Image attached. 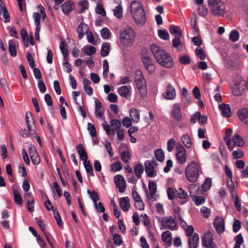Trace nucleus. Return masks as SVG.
<instances>
[{
    "label": "nucleus",
    "instance_id": "4",
    "mask_svg": "<svg viewBox=\"0 0 248 248\" xmlns=\"http://www.w3.org/2000/svg\"><path fill=\"white\" fill-rule=\"evenodd\" d=\"M136 36V33L133 29L127 26L120 34V42L124 46H131L135 40Z\"/></svg>",
    "mask_w": 248,
    "mask_h": 248
},
{
    "label": "nucleus",
    "instance_id": "31",
    "mask_svg": "<svg viewBox=\"0 0 248 248\" xmlns=\"http://www.w3.org/2000/svg\"><path fill=\"white\" fill-rule=\"evenodd\" d=\"M130 116L132 120L135 123H138L140 120V113L138 110L133 108L130 109Z\"/></svg>",
    "mask_w": 248,
    "mask_h": 248
},
{
    "label": "nucleus",
    "instance_id": "23",
    "mask_svg": "<svg viewBox=\"0 0 248 248\" xmlns=\"http://www.w3.org/2000/svg\"><path fill=\"white\" fill-rule=\"evenodd\" d=\"M219 108L221 110L223 116L226 118H229L231 116V108L229 105L222 103L219 105Z\"/></svg>",
    "mask_w": 248,
    "mask_h": 248
},
{
    "label": "nucleus",
    "instance_id": "49",
    "mask_svg": "<svg viewBox=\"0 0 248 248\" xmlns=\"http://www.w3.org/2000/svg\"><path fill=\"white\" fill-rule=\"evenodd\" d=\"M111 32L107 28H104L101 31V35L104 39H108L110 38Z\"/></svg>",
    "mask_w": 248,
    "mask_h": 248
},
{
    "label": "nucleus",
    "instance_id": "24",
    "mask_svg": "<svg viewBox=\"0 0 248 248\" xmlns=\"http://www.w3.org/2000/svg\"><path fill=\"white\" fill-rule=\"evenodd\" d=\"M130 200L128 197H123L120 199V205L124 212L128 211L130 207Z\"/></svg>",
    "mask_w": 248,
    "mask_h": 248
},
{
    "label": "nucleus",
    "instance_id": "30",
    "mask_svg": "<svg viewBox=\"0 0 248 248\" xmlns=\"http://www.w3.org/2000/svg\"><path fill=\"white\" fill-rule=\"evenodd\" d=\"M130 89V86H123L118 89V92L121 96L126 98L129 93Z\"/></svg>",
    "mask_w": 248,
    "mask_h": 248
},
{
    "label": "nucleus",
    "instance_id": "25",
    "mask_svg": "<svg viewBox=\"0 0 248 248\" xmlns=\"http://www.w3.org/2000/svg\"><path fill=\"white\" fill-rule=\"evenodd\" d=\"M74 3L71 1H67L62 5V12L66 15H68L72 11Z\"/></svg>",
    "mask_w": 248,
    "mask_h": 248
},
{
    "label": "nucleus",
    "instance_id": "48",
    "mask_svg": "<svg viewBox=\"0 0 248 248\" xmlns=\"http://www.w3.org/2000/svg\"><path fill=\"white\" fill-rule=\"evenodd\" d=\"M122 160L125 163H127L129 162V159L131 158V154L129 151H124L122 152L121 155Z\"/></svg>",
    "mask_w": 248,
    "mask_h": 248
},
{
    "label": "nucleus",
    "instance_id": "15",
    "mask_svg": "<svg viewBox=\"0 0 248 248\" xmlns=\"http://www.w3.org/2000/svg\"><path fill=\"white\" fill-rule=\"evenodd\" d=\"M170 116L172 117L177 122H180L182 119L181 109L178 104L173 105L172 110L170 112Z\"/></svg>",
    "mask_w": 248,
    "mask_h": 248
},
{
    "label": "nucleus",
    "instance_id": "3",
    "mask_svg": "<svg viewBox=\"0 0 248 248\" xmlns=\"http://www.w3.org/2000/svg\"><path fill=\"white\" fill-rule=\"evenodd\" d=\"M185 173L186 180L194 183L197 182L200 174L202 173V169L199 163L192 161L186 167Z\"/></svg>",
    "mask_w": 248,
    "mask_h": 248
},
{
    "label": "nucleus",
    "instance_id": "22",
    "mask_svg": "<svg viewBox=\"0 0 248 248\" xmlns=\"http://www.w3.org/2000/svg\"><path fill=\"white\" fill-rule=\"evenodd\" d=\"M199 242V235L197 233H194L192 237L190 236L188 243L189 248H197Z\"/></svg>",
    "mask_w": 248,
    "mask_h": 248
},
{
    "label": "nucleus",
    "instance_id": "37",
    "mask_svg": "<svg viewBox=\"0 0 248 248\" xmlns=\"http://www.w3.org/2000/svg\"><path fill=\"white\" fill-rule=\"evenodd\" d=\"M66 47H67V45H66V44L65 43V42L62 41L61 43L60 48L63 55V57L64 58V60H67V58L69 55L68 50L66 48H65Z\"/></svg>",
    "mask_w": 248,
    "mask_h": 248
},
{
    "label": "nucleus",
    "instance_id": "56",
    "mask_svg": "<svg viewBox=\"0 0 248 248\" xmlns=\"http://www.w3.org/2000/svg\"><path fill=\"white\" fill-rule=\"evenodd\" d=\"M244 155L243 151L240 149H238L232 153V156L234 159H238L242 158Z\"/></svg>",
    "mask_w": 248,
    "mask_h": 248
},
{
    "label": "nucleus",
    "instance_id": "35",
    "mask_svg": "<svg viewBox=\"0 0 248 248\" xmlns=\"http://www.w3.org/2000/svg\"><path fill=\"white\" fill-rule=\"evenodd\" d=\"M144 171V167L141 164H138L134 168V172L138 178H140Z\"/></svg>",
    "mask_w": 248,
    "mask_h": 248
},
{
    "label": "nucleus",
    "instance_id": "59",
    "mask_svg": "<svg viewBox=\"0 0 248 248\" xmlns=\"http://www.w3.org/2000/svg\"><path fill=\"white\" fill-rule=\"evenodd\" d=\"M198 13L200 16H204L208 14L207 8L203 5H200L198 8Z\"/></svg>",
    "mask_w": 248,
    "mask_h": 248
},
{
    "label": "nucleus",
    "instance_id": "45",
    "mask_svg": "<svg viewBox=\"0 0 248 248\" xmlns=\"http://www.w3.org/2000/svg\"><path fill=\"white\" fill-rule=\"evenodd\" d=\"M20 35L23 41L24 42V44L26 47H28L29 46V38L28 37V33L27 31L23 29L20 31Z\"/></svg>",
    "mask_w": 248,
    "mask_h": 248
},
{
    "label": "nucleus",
    "instance_id": "5",
    "mask_svg": "<svg viewBox=\"0 0 248 248\" xmlns=\"http://www.w3.org/2000/svg\"><path fill=\"white\" fill-rule=\"evenodd\" d=\"M213 14L217 16H223L226 14V4L221 0H207Z\"/></svg>",
    "mask_w": 248,
    "mask_h": 248
},
{
    "label": "nucleus",
    "instance_id": "52",
    "mask_svg": "<svg viewBox=\"0 0 248 248\" xmlns=\"http://www.w3.org/2000/svg\"><path fill=\"white\" fill-rule=\"evenodd\" d=\"M159 37L163 40H168L169 39V34L166 30H159L158 31Z\"/></svg>",
    "mask_w": 248,
    "mask_h": 248
},
{
    "label": "nucleus",
    "instance_id": "19",
    "mask_svg": "<svg viewBox=\"0 0 248 248\" xmlns=\"http://www.w3.org/2000/svg\"><path fill=\"white\" fill-rule=\"evenodd\" d=\"M237 114L239 119L248 125V108H244L239 109Z\"/></svg>",
    "mask_w": 248,
    "mask_h": 248
},
{
    "label": "nucleus",
    "instance_id": "51",
    "mask_svg": "<svg viewBox=\"0 0 248 248\" xmlns=\"http://www.w3.org/2000/svg\"><path fill=\"white\" fill-rule=\"evenodd\" d=\"M87 129L89 131L90 134L92 137H93L96 136L97 133L96 128L93 124L90 123L88 124Z\"/></svg>",
    "mask_w": 248,
    "mask_h": 248
},
{
    "label": "nucleus",
    "instance_id": "63",
    "mask_svg": "<svg viewBox=\"0 0 248 248\" xmlns=\"http://www.w3.org/2000/svg\"><path fill=\"white\" fill-rule=\"evenodd\" d=\"M175 141L173 139H170L167 142V150L169 152H171L174 148Z\"/></svg>",
    "mask_w": 248,
    "mask_h": 248
},
{
    "label": "nucleus",
    "instance_id": "62",
    "mask_svg": "<svg viewBox=\"0 0 248 248\" xmlns=\"http://www.w3.org/2000/svg\"><path fill=\"white\" fill-rule=\"evenodd\" d=\"M78 31L83 32V33H87V32L89 31V28L88 25L86 24L81 23L78 29Z\"/></svg>",
    "mask_w": 248,
    "mask_h": 248
},
{
    "label": "nucleus",
    "instance_id": "7",
    "mask_svg": "<svg viewBox=\"0 0 248 248\" xmlns=\"http://www.w3.org/2000/svg\"><path fill=\"white\" fill-rule=\"evenodd\" d=\"M141 58L145 69L148 74H152L155 70V62L150 56V53L146 50H142Z\"/></svg>",
    "mask_w": 248,
    "mask_h": 248
},
{
    "label": "nucleus",
    "instance_id": "8",
    "mask_svg": "<svg viewBox=\"0 0 248 248\" xmlns=\"http://www.w3.org/2000/svg\"><path fill=\"white\" fill-rule=\"evenodd\" d=\"M213 233L208 231L205 232L202 236V244L206 248H216V245L213 241Z\"/></svg>",
    "mask_w": 248,
    "mask_h": 248
},
{
    "label": "nucleus",
    "instance_id": "12",
    "mask_svg": "<svg viewBox=\"0 0 248 248\" xmlns=\"http://www.w3.org/2000/svg\"><path fill=\"white\" fill-rule=\"evenodd\" d=\"M114 181L116 186L118 188L120 193L124 192L126 189V182L124 177L121 175H117L114 177Z\"/></svg>",
    "mask_w": 248,
    "mask_h": 248
},
{
    "label": "nucleus",
    "instance_id": "50",
    "mask_svg": "<svg viewBox=\"0 0 248 248\" xmlns=\"http://www.w3.org/2000/svg\"><path fill=\"white\" fill-rule=\"evenodd\" d=\"M26 120L27 125H28V124H31V125L35 126V122L33 119V117L32 116V113L31 112L28 111L26 113Z\"/></svg>",
    "mask_w": 248,
    "mask_h": 248
},
{
    "label": "nucleus",
    "instance_id": "21",
    "mask_svg": "<svg viewBox=\"0 0 248 248\" xmlns=\"http://www.w3.org/2000/svg\"><path fill=\"white\" fill-rule=\"evenodd\" d=\"M1 2L0 0V15L3 16L1 19L4 22H9L10 21L9 14L5 6L2 5Z\"/></svg>",
    "mask_w": 248,
    "mask_h": 248
},
{
    "label": "nucleus",
    "instance_id": "17",
    "mask_svg": "<svg viewBox=\"0 0 248 248\" xmlns=\"http://www.w3.org/2000/svg\"><path fill=\"white\" fill-rule=\"evenodd\" d=\"M29 152L33 164L35 165H38L40 162L41 159L35 147L30 145L29 147Z\"/></svg>",
    "mask_w": 248,
    "mask_h": 248
},
{
    "label": "nucleus",
    "instance_id": "6",
    "mask_svg": "<svg viewBox=\"0 0 248 248\" xmlns=\"http://www.w3.org/2000/svg\"><path fill=\"white\" fill-rule=\"evenodd\" d=\"M76 149L79 154L80 159L84 162V166L87 173L91 176H94L92 165L90 161H88V155L81 143H79L76 147Z\"/></svg>",
    "mask_w": 248,
    "mask_h": 248
},
{
    "label": "nucleus",
    "instance_id": "53",
    "mask_svg": "<svg viewBox=\"0 0 248 248\" xmlns=\"http://www.w3.org/2000/svg\"><path fill=\"white\" fill-rule=\"evenodd\" d=\"M197 56L201 60H203L206 58V55L202 48H197L195 50Z\"/></svg>",
    "mask_w": 248,
    "mask_h": 248
},
{
    "label": "nucleus",
    "instance_id": "44",
    "mask_svg": "<svg viewBox=\"0 0 248 248\" xmlns=\"http://www.w3.org/2000/svg\"><path fill=\"white\" fill-rule=\"evenodd\" d=\"M78 4L82 7L79 13H83L89 8V3L87 0H81L78 3Z\"/></svg>",
    "mask_w": 248,
    "mask_h": 248
},
{
    "label": "nucleus",
    "instance_id": "54",
    "mask_svg": "<svg viewBox=\"0 0 248 248\" xmlns=\"http://www.w3.org/2000/svg\"><path fill=\"white\" fill-rule=\"evenodd\" d=\"M212 180L210 178H207L205 179L203 184L202 185V188L204 190L209 189L211 186Z\"/></svg>",
    "mask_w": 248,
    "mask_h": 248
},
{
    "label": "nucleus",
    "instance_id": "38",
    "mask_svg": "<svg viewBox=\"0 0 248 248\" xmlns=\"http://www.w3.org/2000/svg\"><path fill=\"white\" fill-rule=\"evenodd\" d=\"M83 51L85 54L91 56L95 53L96 50L94 46L88 45L84 47Z\"/></svg>",
    "mask_w": 248,
    "mask_h": 248
},
{
    "label": "nucleus",
    "instance_id": "64",
    "mask_svg": "<svg viewBox=\"0 0 248 248\" xmlns=\"http://www.w3.org/2000/svg\"><path fill=\"white\" fill-rule=\"evenodd\" d=\"M235 245L240 246L244 243V239L241 233H239L234 237Z\"/></svg>",
    "mask_w": 248,
    "mask_h": 248
},
{
    "label": "nucleus",
    "instance_id": "55",
    "mask_svg": "<svg viewBox=\"0 0 248 248\" xmlns=\"http://www.w3.org/2000/svg\"><path fill=\"white\" fill-rule=\"evenodd\" d=\"M111 167L112 170L118 171L122 169L123 165L120 161H116L111 165Z\"/></svg>",
    "mask_w": 248,
    "mask_h": 248
},
{
    "label": "nucleus",
    "instance_id": "42",
    "mask_svg": "<svg viewBox=\"0 0 248 248\" xmlns=\"http://www.w3.org/2000/svg\"><path fill=\"white\" fill-rule=\"evenodd\" d=\"M114 15L118 19H121L123 17L122 7L121 5L116 6L113 10Z\"/></svg>",
    "mask_w": 248,
    "mask_h": 248
},
{
    "label": "nucleus",
    "instance_id": "40",
    "mask_svg": "<svg viewBox=\"0 0 248 248\" xmlns=\"http://www.w3.org/2000/svg\"><path fill=\"white\" fill-rule=\"evenodd\" d=\"M155 155L156 159L162 162L164 159V153L163 151L161 149H157L155 151Z\"/></svg>",
    "mask_w": 248,
    "mask_h": 248
},
{
    "label": "nucleus",
    "instance_id": "32",
    "mask_svg": "<svg viewBox=\"0 0 248 248\" xmlns=\"http://www.w3.org/2000/svg\"><path fill=\"white\" fill-rule=\"evenodd\" d=\"M232 141L234 143V145L238 147H242L245 144L244 139L238 134H236L233 136Z\"/></svg>",
    "mask_w": 248,
    "mask_h": 248
},
{
    "label": "nucleus",
    "instance_id": "14",
    "mask_svg": "<svg viewBox=\"0 0 248 248\" xmlns=\"http://www.w3.org/2000/svg\"><path fill=\"white\" fill-rule=\"evenodd\" d=\"M213 225L218 234H221L224 231V220L222 217H216Z\"/></svg>",
    "mask_w": 248,
    "mask_h": 248
},
{
    "label": "nucleus",
    "instance_id": "27",
    "mask_svg": "<svg viewBox=\"0 0 248 248\" xmlns=\"http://www.w3.org/2000/svg\"><path fill=\"white\" fill-rule=\"evenodd\" d=\"M12 189L13 192V195L14 197V201L17 205H21L23 203V200L21 194L15 188V186H12Z\"/></svg>",
    "mask_w": 248,
    "mask_h": 248
},
{
    "label": "nucleus",
    "instance_id": "11",
    "mask_svg": "<svg viewBox=\"0 0 248 248\" xmlns=\"http://www.w3.org/2000/svg\"><path fill=\"white\" fill-rule=\"evenodd\" d=\"M245 90L244 80L240 78L239 81H237L232 88V93L234 95L239 96L242 95Z\"/></svg>",
    "mask_w": 248,
    "mask_h": 248
},
{
    "label": "nucleus",
    "instance_id": "9",
    "mask_svg": "<svg viewBox=\"0 0 248 248\" xmlns=\"http://www.w3.org/2000/svg\"><path fill=\"white\" fill-rule=\"evenodd\" d=\"M156 165L157 164L155 161L146 160L145 161V170L148 177L152 178L156 176L157 173L155 169V167Z\"/></svg>",
    "mask_w": 248,
    "mask_h": 248
},
{
    "label": "nucleus",
    "instance_id": "57",
    "mask_svg": "<svg viewBox=\"0 0 248 248\" xmlns=\"http://www.w3.org/2000/svg\"><path fill=\"white\" fill-rule=\"evenodd\" d=\"M95 12L97 14L101 15L102 16H105L106 15L105 9L101 4H97L95 9Z\"/></svg>",
    "mask_w": 248,
    "mask_h": 248
},
{
    "label": "nucleus",
    "instance_id": "33",
    "mask_svg": "<svg viewBox=\"0 0 248 248\" xmlns=\"http://www.w3.org/2000/svg\"><path fill=\"white\" fill-rule=\"evenodd\" d=\"M162 240L164 242L171 244L172 242V236L171 232L166 231L162 232L161 235Z\"/></svg>",
    "mask_w": 248,
    "mask_h": 248
},
{
    "label": "nucleus",
    "instance_id": "39",
    "mask_svg": "<svg viewBox=\"0 0 248 248\" xmlns=\"http://www.w3.org/2000/svg\"><path fill=\"white\" fill-rule=\"evenodd\" d=\"M148 187L150 191L151 196L152 198H154L155 194L156 191V185L153 181H150L148 184Z\"/></svg>",
    "mask_w": 248,
    "mask_h": 248
},
{
    "label": "nucleus",
    "instance_id": "36",
    "mask_svg": "<svg viewBox=\"0 0 248 248\" xmlns=\"http://www.w3.org/2000/svg\"><path fill=\"white\" fill-rule=\"evenodd\" d=\"M110 125L112 127H113L111 129L112 135H114L115 132V130L120 129L121 124L120 122L117 119H113L110 121Z\"/></svg>",
    "mask_w": 248,
    "mask_h": 248
},
{
    "label": "nucleus",
    "instance_id": "20",
    "mask_svg": "<svg viewBox=\"0 0 248 248\" xmlns=\"http://www.w3.org/2000/svg\"><path fill=\"white\" fill-rule=\"evenodd\" d=\"M176 196L183 200L180 202V203L183 205L186 203L188 201V195L186 191L182 188H179L176 191Z\"/></svg>",
    "mask_w": 248,
    "mask_h": 248
},
{
    "label": "nucleus",
    "instance_id": "58",
    "mask_svg": "<svg viewBox=\"0 0 248 248\" xmlns=\"http://www.w3.org/2000/svg\"><path fill=\"white\" fill-rule=\"evenodd\" d=\"M113 240L116 245L120 246L122 244L123 241L121 236L117 233L113 234Z\"/></svg>",
    "mask_w": 248,
    "mask_h": 248
},
{
    "label": "nucleus",
    "instance_id": "29",
    "mask_svg": "<svg viewBox=\"0 0 248 248\" xmlns=\"http://www.w3.org/2000/svg\"><path fill=\"white\" fill-rule=\"evenodd\" d=\"M110 45L108 43H103L100 50L101 55L103 57H106L108 55L110 51Z\"/></svg>",
    "mask_w": 248,
    "mask_h": 248
},
{
    "label": "nucleus",
    "instance_id": "46",
    "mask_svg": "<svg viewBox=\"0 0 248 248\" xmlns=\"http://www.w3.org/2000/svg\"><path fill=\"white\" fill-rule=\"evenodd\" d=\"M179 61L181 64L187 65L190 63L191 60L188 55H183L180 56Z\"/></svg>",
    "mask_w": 248,
    "mask_h": 248
},
{
    "label": "nucleus",
    "instance_id": "26",
    "mask_svg": "<svg viewBox=\"0 0 248 248\" xmlns=\"http://www.w3.org/2000/svg\"><path fill=\"white\" fill-rule=\"evenodd\" d=\"M181 140L184 145L187 148H191L192 146L193 143L190 136L187 134H184L182 136Z\"/></svg>",
    "mask_w": 248,
    "mask_h": 248
},
{
    "label": "nucleus",
    "instance_id": "41",
    "mask_svg": "<svg viewBox=\"0 0 248 248\" xmlns=\"http://www.w3.org/2000/svg\"><path fill=\"white\" fill-rule=\"evenodd\" d=\"M87 193L89 194L94 204L96 203L97 201L99 200V196L97 192L94 190L92 191L90 189H88Z\"/></svg>",
    "mask_w": 248,
    "mask_h": 248
},
{
    "label": "nucleus",
    "instance_id": "10",
    "mask_svg": "<svg viewBox=\"0 0 248 248\" xmlns=\"http://www.w3.org/2000/svg\"><path fill=\"white\" fill-rule=\"evenodd\" d=\"M161 226L164 229H169L171 231L177 229L176 222L171 216L165 218V220L161 221Z\"/></svg>",
    "mask_w": 248,
    "mask_h": 248
},
{
    "label": "nucleus",
    "instance_id": "61",
    "mask_svg": "<svg viewBox=\"0 0 248 248\" xmlns=\"http://www.w3.org/2000/svg\"><path fill=\"white\" fill-rule=\"evenodd\" d=\"M132 119L128 117H126L123 119L122 124L125 127L128 128L132 125Z\"/></svg>",
    "mask_w": 248,
    "mask_h": 248
},
{
    "label": "nucleus",
    "instance_id": "13",
    "mask_svg": "<svg viewBox=\"0 0 248 248\" xmlns=\"http://www.w3.org/2000/svg\"><path fill=\"white\" fill-rule=\"evenodd\" d=\"M135 82L141 96L142 97L146 96L147 89L145 78L135 79Z\"/></svg>",
    "mask_w": 248,
    "mask_h": 248
},
{
    "label": "nucleus",
    "instance_id": "2",
    "mask_svg": "<svg viewBox=\"0 0 248 248\" xmlns=\"http://www.w3.org/2000/svg\"><path fill=\"white\" fill-rule=\"evenodd\" d=\"M131 13L135 23L139 26H143L146 22L145 11L141 4L136 0L131 3Z\"/></svg>",
    "mask_w": 248,
    "mask_h": 248
},
{
    "label": "nucleus",
    "instance_id": "60",
    "mask_svg": "<svg viewBox=\"0 0 248 248\" xmlns=\"http://www.w3.org/2000/svg\"><path fill=\"white\" fill-rule=\"evenodd\" d=\"M205 201V198L203 196L196 197L194 199V202L197 206L203 204Z\"/></svg>",
    "mask_w": 248,
    "mask_h": 248
},
{
    "label": "nucleus",
    "instance_id": "18",
    "mask_svg": "<svg viewBox=\"0 0 248 248\" xmlns=\"http://www.w3.org/2000/svg\"><path fill=\"white\" fill-rule=\"evenodd\" d=\"M163 95L167 99H173L176 96L174 87L170 84L168 85L167 91L163 93Z\"/></svg>",
    "mask_w": 248,
    "mask_h": 248
},
{
    "label": "nucleus",
    "instance_id": "28",
    "mask_svg": "<svg viewBox=\"0 0 248 248\" xmlns=\"http://www.w3.org/2000/svg\"><path fill=\"white\" fill-rule=\"evenodd\" d=\"M170 32L174 35L175 37H181L182 35L181 29L177 26L171 25L170 27Z\"/></svg>",
    "mask_w": 248,
    "mask_h": 248
},
{
    "label": "nucleus",
    "instance_id": "43",
    "mask_svg": "<svg viewBox=\"0 0 248 248\" xmlns=\"http://www.w3.org/2000/svg\"><path fill=\"white\" fill-rule=\"evenodd\" d=\"M53 212L55 219H56V220L57 221V223L58 225L59 226V227L60 228H62L63 227L61 217L60 216L59 212L56 209H55L54 210H53Z\"/></svg>",
    "mask_w": 248,
    "mask_h": 248
},
{
    "label": "nucleus",
    "instance_id": "1",
    "mask_svg": "<svg viewBox=\"0 0 248 248\" xmlns=\"http://www.w3.org/2000/svg\"><path fill=\"white\" fill-rule=\"evenodd\" d=\"M150 49L159 64L166 68L173 67L174 63L171 57L164 49L154 44L151 45Z\"/></svg>",
    "mask_w": 248,
    "mask_h": 248
},
{
    "label": "nucleus",
    "instance_id": "47",
    "mask_svg": "<svg viewBox=\"0 0 248 248\" xmlns=\"http://www.w3.org/2000/svg\"><path fill=\"white\" fill-rule=\"evenodd\" d=\"M239 34L236 30H232L231 31L229 34V39L233 42H236L238 40Z\"/></svg>",
    "mask_w": 248,
    "mask_h": 248
},
{
    "label": "nucleus",
    "instance_id": "34",
    "mask_svg": "<svg viewBox=\"0 0 248 248\" xmlns=\"http://www.w3.org/2000/svg\"><path fill=\"white\" fill-rule=\"evenodd\" d=\"M9 45V51L10 55L12 57H16L17 55V52L16 50V45L13 40H10L8 42Z\"/></svg>",
    "mask_w": 248,
    "mask_h": 248
},
{
    "label": "nucleus",
    "instance_id": "16",
    "mask_svg": "<svg viewBox=\"0 0 248 248\" xmlns=\"http://www.w3.org/2000/svg\"><path fill=\"white\" fill-rule=\"evenodd\" d=\"M177 150V152L176 154L177 160L180 164H183L186 162V151L182 145L178 147Z\"/></svg>",
    "mask_w": 248,
    "mask_h": 248
}]
</instances>
